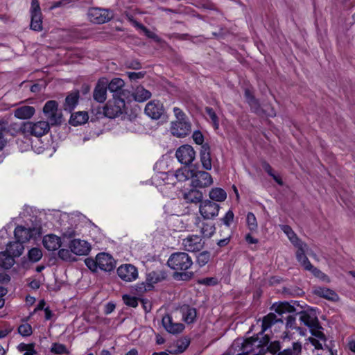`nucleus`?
Here are the masks:
<instances>
[{"instance_id": "obj_48", "label": "nucleus", "mask_w": 355, "mask_h": 355, "mask_svg": "<svg viewBox=\"0 0 355 355\" xmlns=\"http://www.w3.org/2000/svg\"><path fill=\"white\" fill-rule=\"evenodd\" d=\"M200 232L204 237L209 238L215 232L216 228L214 223H201Z\"/></svg>"}, {"instance_id": "obj_53", "label": "nucleus", "mask_w": 355, "mask_h": 355, "mask_svg": "<svg viewBox=\"0 0 355 355\" xmlns=\"http://www.w3.org/2000/svg\"><path fill=\"white\" fill-rule=\"evenodd\" d=\"M205 112L209 116L210 119L211 120L214 128L218 129L219 127L218 118L215 112L214 111L213 108L207 107L205 108Z\"/></svg>"}, {"instance_id": "obj_31", "label": "nucleus", "mask_w": 355, "mask_h": 355, "mask_svg": "<svg viewBox=\"0 0 355 355\" xmlns=\"http://www.w3.org/2000/svg\"><path fill=\"white\" fill-rule=\"evenodd\" d=\"M183 198L187 203H198L202 202L203 194L196 189H191L187 192L184 193Z\"/></svg>"}, {"instance_id": "obj_30", "label": "nucleus", "mask_w": 355, "mask_h": 355, "mask_svg": "<svg viewBox=\"0 0 355 355\" xmlns=\"http://www.w3.org/2000/svg\"><path fill=\"white\" fill-rule=\"evenodd\" d=\"M167 277V273L164 270L152 271L147 275L148 287L153 288V284L160 282Z\"/></svg>"}, {"instance_id": "obj_28", "label": "nucleus", "mask_w": 355, "mask_h": 355, "mask_svg": "<svg viewBox=\"0 0 355 355\" xmlns=\"http://www.w3.org/2000/svg\"><path fill=\"white\" fill-rule=\"evenodd\" d=\"M43 245L49 251H54L60 248L62 245L61 238L54 234H48L43 238Z\"/></svg>"}, {"instance_id": "obj_44", "label": "nucleus", "mask_w": 355, "mask_h": 355, "mask_svg": "<svg viewBox=\"0 0 355 355\" xmlns=\"http://www.w3.org/2000/svg\"><path fill=\"white\" fill-rule=\"evenodd\" d=\"M248 103L250 105L251 109L257 114H260L263 112H266V114L269 116H275V112L274 111L273 109H271V111L268 112H266V111L262 110L260 107L258 101L255 98H250V101Z\"/></svg>"}, {"instance_id": "obj_24", "label": "nucleus", "mask_w": 355, "mask_h": 355, "mask_svg": "<svg viewBox=\"0 0 355 355\" xmlns=\"http://www.w3.org/2000/svg\"><path fill=\"white\" fill-rule=\"evenodd\" d=\"M191 170H189L186 168H180L175 171H168L167 178L168 180L171 181L170 183L174 185L175 184V182L173 181L174 179L178 182H184L189 178H191Z\"/></svg>"}, {"instance_id": "obj_40", "label": "nucleus", "mask_w": 355, "mask_h": 355, "mask_svg": "<svg viewBox=\"0 0 355 355\" xmlns=\"http://www.w3.org/2000/svg\"><path fill=\"white\" fill-rule=\"evenodd\" d=\"M298 316V315H296V313H291L289 316H286V329H297L299 333L302 336L306 335V329H304L303 328L297 326L296 323V317Z\"/></svg>"}, {"instance_id": "obj_3", "label": "nucleus", "mask_w": 355, "mask_h": 355, "mask_svg": "<svg viewBox=\"0 0 355 355\" xmlns=\"http://www.w3.org/2000/svg\"><path fill=\"white\" fill-rule=\"evenodd\" d=\"M173 111L176 120L171 123V134L177 137H185L191 131V124L186 114L180 108L174 107Z\"/></svg>"}, {"instance_id": "obj_49", "label": "nucleus", "mask_w": 355, "mask_h": 355, "mask_svg": "<svg viewBox=\"0 0 355 355\" xmlns=\"http://www.w3.org/2000/svg\"><path fill=\"white\" fill-rule=\"evenodd\" d=\"M211 253L207 250L200 252L196 257V263L202 267L205 266L210 260Z\"/></svg>"}, {"instance_id": "obj_35", "label": "nucleus", "mask_w": 355, "mask_h": 355, "mask_svg": "<svg viewBox=\"0 0 355 355\" xmlns=\"http://www.w3.org/2000/svg\"><path fill=\"white\" fill-rule=\"evenodd\" d=\"M314 293L319 297L336 302L338 300V295L336 292L327 288L319 287L314 291Z\"/></svg>"}, {"instance_id": "obj_36", "label": "nucleus", "mask_w": 355, "mask_h": 355, "mask_svg": "<svg viewBox=\"0 0 355 355\" xmlns=\"http://www.w3.org/2000/svg\"><path fill=\"white\" fill-rule=\"evenodd\" d=\"M132 95L135 101L137 102H144L147 101L152 96L150 91L146 89L143 86L141 85L136 87Z\"/></svg>"}, {"instance_id": "obj_59", "label": "nucleus", "mask_w": 355, "mask_h": 355, "mask_svg": "<svg viewBox=\"0 0 355 355\" xmlns=\"http://www.w3.org/2000/svg\"><path fill=\"white\" fill-rule=\"evenodd\" d=\"M127 75L130 80H137L143 78L146 75V72H127Z\"/></svg>"}, {"instance_id": "obj_57", "label": "nucleus", "mask_w": 355, "mask_h": 355, "mask_svg": "<svg viewBox=\"0 0 355 355\" xmlns=\"http://www.w3.org/2000/svg\"><path fill=\"white\" fill-rule=\"evenodd\" d=\"M85 265L87 267L93 272L97 271L98 265H97V259H95L88 257L85 260Z\"/></svg>"}, {"instance_id": "obj_1", "label": "nucleus", "mask_w": 355, "mask_h": 355, "mask_svg": "<svg viewBox=\"0 0 355 355\" xmlns=\"http://www.w3.org/2000/svg\"><path fill=\"white\" fill-rule=\"evenodd\" d=\"M271 310L274 311V312L269 313L263 316L261 320V334L276 324L281 323L283 324L284 320L286 321V316H289L291 313H296L297 309L288 302H283L273 304Z\"/></svg>"}, {"instance_id": "obj_8", "label": "nucleus", "mask_w": 355, "mask_h": 355, "mask_svg": "<svg viewBox=\"0 0 355 355\" xmlns=\"http://www.w3.org/2000/svg\"><path fill=\"white\" fill-rule=\"evenodd\" d=\"M87 17L94 24H102L110 21L114 17V14L109 9L92 8L88 10Z\"/></svg>"}, {"instance_id": "obj_15", "label": "nucleus", "mask_w": 355, "mask_h": 355, "mask_svg": "<svg viewBox=\"0 0 355 355\" xmlns=\"http://www.w3.org/2000/svg\"><path fill=\"white\" fill-rule=\"evenodd\" d=\"M68 246L73 254L79 256L87 255L92 249L89 243L80 239H73L70 240Z\"/></svg>"}, {"instance_id": "obj_56", "label": "nucleus", "mask_w": 355, "mask_h": 355, "mask_svg": "<svg viewBox=\"0 0 355 355\" xmlns=\"http://www.w3.org/2000/svg\"><path fill=\"white\" fill-rule=\"evenodd\" d=\"M308 271H310L315 277L322 279L323 281L329 282V277L324 272H322L320 270L317 268L316 267L312 265V268L309 269Z\"/></svg>"}, {"instance_id": "obj_51", "label": "nucleus", "mask_w": 355, "mask_h": 355, "mask_svg": "<svg viewBox=\"0 0 355 355\" xmlns=\"http://www.w3.org/2000/svg\"><path fill=\"white\" fill-rule=\"evenodd\" d=\"M262 166H263V168L264 169V171L270 175L271 176L273 180L279 184V185H282L283 184V181L281 179L280 177H279L278 175H275L273 172V170L271 167V166L267 163V162H263L262 164Z\"/></svg>"}, {"instance_id": "obj_25", "label": "nucleus", "mask_w": 355, "mask_h": 355, "mask_svg": "<svg viewBox=\"0 0 355 355\" xmlns=\"http://www.w3.org/2000/svg\"><path fill=\"white\" fill-rule=\"evenodd\" d=\"M281 349L280 342L278 340L270 341V338L268 335L266 334L265 341H263V347L261 351L258 353V355H265L266 352H270L272 354H275Z\"/></svg>"}, {"instance_id": "obj_55", "label": "nucleus", "mask_w": 355, "mask_h": 355, "mask_svg": "<svg viewBox=\"0 0 355 355\" xmlns=\"http://www.w3.org/2000/svg\"><path fill=\"white\" fill-rule=\"evenodd\" d=\"M18 332L22 336H31L33 333L32 327L28 323L22 324L18 327Z\"/></svg>"}, {"instance_id": "obj_39", "label": "nucleus", "mask_w": 355, "mask_h": 355, "mask_svg": "<svg viewBox=\"0 0 355 355\" xmlns=\"http://www.w3.org/2000/svg\"><path fill=\"white\" fill-rule=\"evenodd\" d=\"M14 257L6 250L0 252V267L3 269H10L15 264Z\"/></svg>"}, {"instance_id": "obj_63", "label": "nucleus", "mask_w": 355, "mask_h": 355, "mask_svg": "<svg viewBox=\"0 0 355 355\" xmlns=\"http://www.w3.org/2000/svg\"><path fill=\"white\" fill-rule=\"evenodd\" d=\"M151 289H152V288L148 287L146 281V282H142L141 284H137L135 288V290L139 293H142L147 291H150Z\"/></svg>"}, {"instance_id": "obj_33", "label": "nucleus", "mask_w": 355, "mask_h": 355, "mask_svg": "<svg viewBox=\"0 0 355 355\" xmlns=\"http://www.w3.org/2000/svg\"><path fill=\"white\" fill-rule=\"evenodd\" d=\"M244 345H245V340H235L228 349L226 355H248V353L243 352L244 349L243 346Z\"/></svg>"}, {"instance_id": "obj_10", "label": "nucleus", "mask_w": 355, "mask_h": 355, "mask_svg": "<svg viewBox=\"0 0 355 355\" xmlns=\"http://www.w3.org/2000/svg\"><path fill=\"white\" fill-rule=\"evenodd\" d=\"M266 335H263V333L261 334V331L257 335L256 337H251L246 340L245 345L243 346L244 349L243 352L244 353H248V354L252 355H258L260 354L258 353L261 349H262L263 347V341H265Z\"/></svg>"}, {"instance_id": "obj_2", "label": "nucleus", "mask_w": 355, "mask_h": 355, "mask_svg": "<svg viewBox=\"0 0 355 355\" xmlns=\"http://www.w3.org/2000/svg\"><path fill=\"white\" fill-rule=\"evenodd\" d=\"M296 315H298L300 324L307 327L313 336L325 341V335L321 331L323 328L319 322L316 309L308 306L304 310H296Z\"/></svg>"}, {"instance_id": "obj_7", "label": "nucleus", "mask_w": 355, "mask_h": 355, "mask_svg": "<svg viewBox=\"0 0 355 355\" xmlns=\"http://www.w3.org/2000/svg\"><path fill=\"white\" fill-rule=\"evenodd\" d=\"M58 107V105L55 101H49L43 107V112L46 119L51 125H59L62 122V114Z\"/></svg>"}, {"instance_id": "obj_20", "label": "nucleus", "mask_w": 355, "mask_h": 355, "mask_svg": "<svg viewBox=\"0 0 355 355\" xmlns=\"http://www.w3.org/2000/svg\"><path fill=\"white\" fill-rule=\"evenodd\" d=\"M117 274L122 280L127 282L135 280L138 277L137 268L131 264L121 265L117 269Z\"/></svg>"}, {"instance_id": "obj_58", "label": "nucleus", "mask_w": 355, "mask_h": 355, "mask_svg": "<svg viewBox=\"0 0 355 355\" xmlns=\"http://www.w3.org/2000/svg\"><path fill=\"white\" fill-rule=\"evenodd\" d=\"M193 139L195 141L196 144L198 145H204V137L202 134V132L199 130H196L193 132L192 135Z\"/></svg>"}, {"instance_id": "obj_6", "label": "nucleus", "mask_w": 355, "mask_h": 355, "mask_svg": "<svg viewBox=\"0 0 355 355\" xmlns=\"http://www.w3.org/2000/svg\"><path fill=\"white\" fill-rule=\"evenodd\" d=\"M50 125H51L46 121H28L24 123L20 129L24 135L41 137L49 132Z\"/></svg>"}, {"instance_id": "obj_11", "label": "nucleus", "mask_w": 355, "mask_h": 355, "mask_svg": "<svg viewBox=\"0 0 355 355\" xmlns=\"http://www.w3.org/2000/svg\"><path fill=\"white\" fill-rule=\"evenodd\" d=\"M125 82L120 78H112L110 82L107 81V89L113 94V97L129 98L130 92L124 89Z\"/></svg>"}, {"instance_id": "obj_17", "label": "nucleus", "mask_w": 355, "mask_h": 355, "mask_svg": "<svg viewBox=\"0 0 355 355\" xmlns=\"http://www.w3.org/2000/svg\"><path fill=\"white\" fill-rule=\"evenodd\" d=\"M182 245L186 251L196 252H200L204 248L205 242L202 241L200 236L191 235L183 239Z\"/></svg>"}, {"instance_id": "obj_47", "label": "nucleus", "mask_w": 355, "mask_h": 355, "mask_svg": "<svg viewBox=\"0 0 355 355\" xmlns=\"http://www.w3.org/2000/svg\"><path fill=\"white\" fill-rule=\"evenodd\" d=\"M50 352L54 354L58 355L69 354V351L67 349L66 345L59 343H53Z\"/></svg>"}, {"instance_id": "obj_60", "label": "nucleus", "mask_w": 355, "mask_h": 355, "mask_svg": "<svg viewBox=\"0 0 355 355\" xmlns=\"http://www.w3.org/2000/svg\"><path fill=\"white\" fill-rule=\"evenodd\" d=\"M28 231L30 236H31V239H37L38 237L41 236V230L40 227H28Z\"/></svg>"}, {"instance_id": "obj_54", "label": "nucleus", "mask_w": 355, "mask_h": 355, "mask_svg": "<svg viewBox=\"0 0 355 355\" xmlns=\"http://www.w3.org/2000/svg\"><path fill=\"white\" fill-rule=\"evenodd\" d=\"M123 300L125 305L135 308L138 306V299L129 295H123Z\"/></svg>"}, {"instance_id": "obj_45", "label": "nucleus", "mask_w": 355, "mask_h": 355, "mask_svg": "<svg viewBox=\"0 0 355 355\" xmlns=\"http://www.w3.org/2000/svg\"><path fill=\"white\" fill-rule=\"evenodd\" d=\"M282 230L286 234L291 243L296 247L302 243L298 239L295 232L292 230L291 227L287 225H282Z\"/></svg>"}, {"instance_id": "obj_9", "label": "nucleus", "mask_w": 355, "mask_h": 355, "mask_svg": "<svg viewBox=\"0 0 355 355\" xmlns=\"http://www.w3.org/2000/svg\"><path fill=\"white\" fill-rule=\"evenodd\" d=\"M191 185L194 188H206L210 187L214 181L211 175L205 171H194L191 172Z\"/></svg>"}, {"instance_id": "obj_18", "label": "nucleus", "mask_w": 355, "mask_h": 355, "mask_svg": "<svg viewBox=\"0 0 355 355\" xmlns=\"http://www.w3.org/2000/svg\"><path fill=\"white\" fill-rule=\"evenodd\" d=\"M43 254L41 249L38 248H32L28 251L27 257H24L21 259V267L24 269H28L33 263L38 262L42 257Z\"/></svg>"}, {"instance_id": "obj_19", "label": "nucleus", "mask_w": 355, "mask_h": 355, "mask_svg": "<svg viewBox=\"0 0 355 355\" xmlns=\"http://www.w3.org/2000/svg\"><path fill=\"white\" fill-rule=\"evenodd\" d=\"M55 218L53 221L56 222H64V221H72V222H84L87 220L85 216L78 212H73L71 214L62 213L58 210H52Z\"/></svg>"}, {"instance_id": "obj_61", "label": "nucleus", "mask_w": 355, "mask_h": 355, "mask_svg": "<svg viewBox=\"0 0 355 355\" xmlns=\"http://www.w3.org/2000/svg\"><path fill=\"white\" fill-rule=\"evenodd\" d=\"M46 217H47V211L37 209V213L35 215V222H42L46 220V218H44Z\"/></svg>"}, {"instance_id": "obj_16", "label": "nucleus", "mask_w": 355, "mask_h": 355, "mask_svg": "<svg viewBox=\"0 0 355 355\" xmlns=\"http://www.w3.org/2000/svg\"><path fill=\"white\" fill-rule=\"evenodd\" d=\"M164 107L159 101L153 100L149 101L144 109L145 114L152 119H159L164 114Z\"/></svg>"}, {"instance_id": "obj_5", "label": "nucleus", "mask_w": 355, "mask_h": 355, "mask_svg": "<svg viewBox=\"0 0 355 355\" xmlns=\"http://www.w3.org/2000/svg\"><path fill=\"white\" fill-rule=\"evenodd\" d=\"M167 265L175 272L178 270L185 271L193 265V261L187 253L178 252L173 253L169 257Z\"/></svg>"}, {"instance_id": "obj_50", "label": "nucleus", "mask_w": 355, "mask_h": 355, "mask_svg": "<svg viewBox=\"0 0 355 355\" xmlns=\"http://www.w3.org/2000/svg\"><path fill=\"white\" fill-rule=\"evenodd\" d=\"M72 252L70 250L62 248L58 251V257L64 261H75L76 259L72 255Z\"/></svg>"}, {"instance_id": "obj_52", "label": "nucleus", "mask_w": 355, "mask_h": 355, "mask_svg": "<svg viewBox=\"0 0 355 355\" xmlns=\"http://www.w3.org/2000/svg\"><path fill=\"white\" fill-rule=\"evenodd\" d=\"M194 273L193 272H175L173 278L176 280L189 281L192 279Z\"/></svg>"}, {"instance_id": "obj_14", "label": "nucleus", "mask_w": 355, "mask_h": 355, "mask_svg": "<svg viewBox=\"0 0 355 355\" xmlns=\"http://www.w3.org/2000/svg\"><path fill=\"white\" fill-rule=\"evenodd\" d=\"M220 206L211 200H206L200 205V212L205 220H213L218 216Z\"/></svg>"}, {"instance_id": "obj_27", "label": "nucleus", "mask_w": 355, "mask_h": 355, "mask_svg": "<svg viewBox=\"0 0 355 355\" xmlns=\"http://www.w3.org/2000/svg\"><path fill=\"white\" fill-rule=\"evenodd\" d=\"M200 157L202 168L206 171H210L212 168V164L210 148L207 144L201 146Z\"/></svg>"}, {"instance_id": "obj_38", "label": "nucleus", "mask_w": 355, "mask_h": 355, "mask_svg": "<svg viewBox=\"0 0 355 355\" xmlns=\"http://www.w3.org/2000/svg\"><path fill=\"white\" fill-rule=\"evenodd\" d=\"M89 119L88 114L86 112H78L71 114L69 123L73 126L85 123Z\"/></svg>"}, {"instance_id": "obj_4", "label": "nucleus", "mask_w": 355, "mask_h": 355, "mask_svg": "<svg viewBox=\"0 0 355 355\" xmlns=\"http://www.w3.org/2000/svg\"><path fill=\"white\" fill-rule=\"evenodd\" d=\"M126 98L113 97L103 107V112L98 111L96 117L100 118L105 116L107 118L114 119L121 114L125 109Z\"/></svg>"}, {"instance_id": "obj_32", "label": "nucleus", "mask_w": 355, "mask_h": 355, "mask_svg": "<svg viewBox=\"0 0 355 355\" xmlns=\"http://www.w3.org/2000/svg\"><path fill=\"white\" fill-rule=\"evenodd\" d=\"M24 250V245L19 241L10 242L6 248V251L14 258L20 257Z\"/></svg>"}, {"instance_id": "obj_26", "label": "nucleus", "mask_w": 355, "mask_h": 355, "mask_svg": "<svg viewBox=\"0 0 355 355\" xmlns=\"http://www.w3.org/2000/svg\"><path fill=\"white\" fill-rule=\"evenodd\" d=\"M306 246V244L304 243H302L296 246L297 248L296 251V259L300 265L304 268V269L308 270L312 268V264L307 257L305 255V248Z\"/></svg>"}, {"instance_id": "obj_13", "label": "nucleus", "mask_w": 355, "mask_h": 355, "mask_svg": "<svg viewBox=\"0 0 355 355\" xmlns=\"http://www.w3.org/2000/svg\"><path fill=\"white\" fill-rule=\"evenodd\" d=\"M31 28L35 31L42 30V19L40 6L38 0H32L31 6Z\"/></svg>"}, {"instance_id": "obj_37", "label": "nucleus", "mask_w": 355, "mask_h": 355, "mask_svg": "<svg viewBox=\"0 0 355 355\" xmlns=\"http://www.w3.org/2000/svg\"><path fill=\"white\" fill-rule=\"evenodd\" d=\"M15 237L16 239L23 243L31 239L29 234L28 227L26 228L22 225H19L15 229Z\"/></svg>"}, {"instance_id": "obj_12", "label": "nucleus", "mask_w": 355, "mask_h": 355, "mask_svg": "<svg viewBox=\"0 0 355 355\" xmlns=\"http://www.w3.org/2000/svg\"><path fill=\"white\" fill-rule=\"evenodd\" d=\"M175 157L182 164H191L196 157V152L190 145H182L175 152Z\"/></svg>"}, {"instance_id": "obj_41", "label": "nucleus", "mask_w": 355, "mask_h": 355, "mask_svg": "<svg viewBox=\"0 0 355 355\" xmlns=\"http://www.w3.org/2000/svg\"><path fill=\"white\" fill-rule=\"evenodd\" d=\"M209 198L216 202H223L227 198V193L222 188L215 187L210 190Z\"/></svg>"}, {"instance_id": "obj_64", "label": "nucleus", "mask_w": 355, "mask_h": 355, "mask_svg": "<svg viewBox=\"0 0 355 355\" xmlns=\"http://www.w3.org/2000/svg\"><path fill=\"white\" fill-rule=\"evenodd\" d=\"M34 347H35L34 343L25 344L24 343H21L17 346V349L19 352H24V351L27 352V351L32 350L34 348Z\"/></svg>"}, {"instance_id": "obj_22", "label": "nucleus", "mask_w": 355, "mask_h": 355, "mask_svg": "<svg viewBox=\"0 0 355 355\" xmlns=\"http://www.w3.org/2000/svg\"><path fill=\"white\" fill-rule=\"evenodd\" d=\"M107 79L101 78L98 80L93 92V97L98 103H103L107 98Z\"/></svg>"}, {"instance_id": "obj_23", "label": "nucleus", "mask_w": 355, "mask_h": 355, "mask_svg": "<svg viewBox=\"0 0 355 355\" xmlns=\"http://www.w3.org/2000/svg\"><path fill=\"white\" fill-rule=\"evenodd\" d=\"M162 323L164 329L172 334H179L184 329V325L182 323H174L172 317L168 314L162 318Z\"/></svg>"}, {"instance_id": "obj_34", "label": "nucleus", "mask_w": 355, "mask_h": 355, "mask_svg": "<svg viewBox=\"0 0 355 355\" xmlns=\"http://www.w3.org/2000/svg\"><path fill=\"white\" fill-rule=\"evenodd\" d=\"M37 213V209L35 207L24 206L22 211L19 214V218L24 222H35Z\"/></svg>"}, {"instance_id": "obj_62", "label": "nucleus", "mask_w": 355, "mask_h": 355, "mask_svg": "<svg viewBox=\"0 0 355 355\" xmlns=\"http://www.w3.org/2000/svg\"><path fill=\"white\" fill-rule=\"evenodd\" d=\"M198 283L207 286L216 285L217 284V279L214 277H207L199 280Z\"/></svg>"}, {"instance_id": "obj_29", "label": "nucleus", "mask_w": 355, "mask_h": 355, "mask_svg": "<svg viewBox=\"0 0 355 355\" xmlns=\"http://www.w3.org/2000/svg\"><path fill=\"white\" fill-rule=\"evenodd\" d=\"M35 112V109L33 106L23 105L14 110V116L19 119H29Z\"/></svg>"}, {"instance_id": "obj_46", "label": "nucleus", "mask_w": 355, "mask_h": 355, "mask_svg": "<svg viewBox=\"0 0 355 355\" xmlns=\"http://www.w3.org/2000/svg\"><path fill=\"white\" fill-rule=\"evenodd\" d=\"M190 344L189 339L184 338L178 340L176 347L175 350H170L169 353L171 354H178L184 352Z\"/></svg>"}, {"instance_id": "obj_42", "label": "nucleus", "mask_w": 355, "mask_h": 355, "mask_svg": "<svg viewBox=\"0 0 355 355\" xmlns=\"http://www.w3.org/2000/svg\"><path fill=\"white\" fill-rule=\"evenodd\" d=\"M78 92H74L69 94L65 99L64 109L66 110H68L69 111H71V110L74 109V107L78 103Z\"/></svg>"}, {"instance_id": "obj_43", "label": "nucleus", "mask_w": 355, "mask_h": 355, "mask_svg": "<svg viewBox=\"0 0 355 355\" xmlns=\"http://www.w3.org/2000/svg\"><path fill=\"white\" fill-rule=\"evenodd\" d=\"M183 318L187 324L193 323L196 318V309L193 307L187 306L186 308L182 309Z\"/></svg>"}, {"instance_id": "obj_21", "label": "nucleus", "mask_w": 355, "mask_h": 355, "mask_svg": "<svg viewBox=\"0 0 355 355\" xmlns=\"http://www.w3.org/2000/svg\"><path fill=\"white\" fill-rule=\"evenodd\" d=\"M98 268L105 272H110L115 268V261L113 257L105 252L96 255Z\"/></svg>"}]
</instances>
